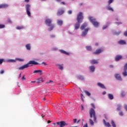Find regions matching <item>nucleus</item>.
I'll return each mask as SVG.
<instances>
[{
    "label": "nucleus",
    "mask_w": 127,
    "mask_h": 127,
    "mask_svg": "<svg viewBox=\"0 0 127 127\" xmlns=\"http://www.w3.org/2000/svg\"><path fill=\"white\" fill-rule=\"evenodd\" d=\"M83 19H84V16H83V13L80 12L77 16V23H76L74 25L75 29H78L80 27V23L83 22Z\"/></svg>",
    "instance_id": "f257e3e1"
},
{
    "label": "nucleus",
    "mask_w": 127,
    "mask_h": 127,
    "mask_svg": "<svg viewBox=\"0 0 127 127\" xmlns=\"http://www.w3.org/2000/svg\"><path fill=\"white\" fill-rule=\"evenodd\" d=\"M90 118H93V121L95 123H97V116H96V111L93 108H91L89 111Z\"/></svg>",
    "instance_id": "f03ea898"
},
{
    "label": "nucleus",
    "mask_w": 127,
    "mask_h": 127,
    "mask_svg": "<svg viewBox=\"0 0 127 127\" xmlns=\"http://www.w3.org/2000/svg\"><path fill=\"white\" fill-rule=\"evenodd\" d=\"M88 19L90 21V22H91V23L93 24L94 27H99V25H100V23L97 21L96 18L93 17H89L88 18Z\"/></svg>",
    "instance_id": "7ed1b4c3"
},
{
    "label": "nucleus",
    "mask_w": 127,
    "mask_h": 127,
    "mask_svg": "<svg viewBox=\"0 0 127 127\" xmlns=\"http://www.w3.org/2000/svg\"><path fill=\"white\" fill-rule=\"evenodd\" d=\"M30 7H31L30 5L28 4H26L25 6L27 15L28 16H30V17L31 16V14L30 13Z\"/></svg>",
    "instance_id": "20e7f679"
},
{
    "label": "nucleus",
    "mask_w": 127,
    "mask_h": 127,
    "mask_svg": "<svg viewBox=\"0 0 127 127\" xmlns=\"http://www.w3.org/2000/svg\"><path fill=\"white\" fill-rule=\"evenodd\" d=\"M45 23L48 26H51L52 20L50 19H46L45 21Z\"/></svg>",
    "instance_id": "39448f33"
},
{
    "label": "nucleus",
    "mask_w": 127,
    "mask_h": 127,
    "mask_svg": "<svg viewBox=\"0 0 127 127\" xmlns=\"http://www.w3.org/2000/svg\"><path fill=\"white\" fill-rule=\"evenodd\" d=\"M89 28H87L86 29H84V31L83 32H82V34H81V36L83 37H85L86 36V35H87V34L88 33V32L89 30Z\"/></svg>",
    "instance_id": "423d86ee"
},
{
    "label": "nucleus",
    "mask_w": 127,
    "mask_h": 127,
    "mask_svg": "<svg viewBox=\"0 0 127 127\" xmlns=\"http://www.w3.org/2000/svg\"><path fill=\"white\" fill-rule=\"evenodd\" d=\"M64 12H65V11L64 10V9H60L58 10L57 14L59 16L60 15H62V14L64 13Z\"/></svg>",
    "instance_id": "0eeeda50"
},
{
    "label": "nucleus",
    "mask_w": 127,
    "mask_h": 127,
    "mask_svg": "<svg viewBox=\"0 0 127 127\" xmlns=\"http://www.w3.org/2000/svg\"><path fill=\"white\" fill-rule=\"evenodd\" d=\"M28 67H29V65L28 64V63H27L26 64H24V65H22V66L19 67L18 69V70H23L24 69L28 68Z\"/></svg>",
    "instance_id": "6e6552de"
},
{
    "label": "nucleus",
    "mask_w": 127,
    "mask_h": 127,
    "mask_svg": "<svg viewBox=\"0 0 127 127\" xmlns=\"http://www.w3.org/2000/svg\"><path fill=\"white\" fill-rule=\"evenodd\" d=\"M28 65H30V64H31V66H33V65H38V63L34 61H30L28 63Z\"/></svg>",
    "instance_id": "1a4fd4ad"
},
{
    "label": "nucleus",
    "mask_w": 127,
    "mask_h": 127,
    "mask_svg": "<svg viewBox=\"0 0 127 127\" xmlns=\"http://www.w3.org/2000/svg\"><path fill=\"white\" fill-rule=\"evenodd\" d=\"M103 50L101 49H98L96 50L95 52L93 53V54H95L96 55H98V54H100V53H102L103 52Z\"/></svg>",
    "instance_id": "9d476101"
},
{
    "label": "nucleus",
    "mask_w": 127,
    "mask_h": 127,
    "mask_svg": "<svg viewBox=\"0 0 127 127\" xmlns=\"http://www.w3.org/2000/svg\"><path fill=\"white\" fill-rule=\"evenodd\" d=\"M115 77L117 80H118L119 81H122V76H121V75L119 73L115 74Z\"/></svg>",
    "instance_id": "9b49d317"
},
{
    "label": "nucleus",
    "mask_w": 127,
    "mask_h": 127,
    "mask_svg": "<svg viewBox=\"0 0 127 127\" xmlns=\"http://www.w3.org/2000/svg\"><path fill=\"white\" fill-rule=\"evenodd\" d=\"M121 59H123V56L122 55H118L115 57V61H120Z\"/></svg>",
    "instance_id": "f8f14e48"
},
{
    "label": "nucleus",
    "mask_w": 127,
    "mask_h": 127,
    "mask_svg": "<svg viewBox=\"0 0 127 127\" xmlns=\"http://www.w3.org/2000/svg\"><path fill=\"white\" fill-rule=\"evenodd\" d=\"M103 121L104 125H105V127H112V126H111V124H110V123L106 122V120H103Z\"/></svg>",
    "instance_id": "ddd939ff"
},
{
    "label": "nucleus",
    "mask_w": 127,
    "mask_h": 127,
    "mask_svg": "<svg viewBox=\"0 0 127 127\" xmlns=\"http://www.w3.org/2000/svg\"><path fill=\"white\" fill-rule=\"evenodd\" d=\"M87 25H88V24H87V23H84L81 26L80 29H81V30H83V29H85V28H86V27H87Z\"/></svg>",
    "instance_id": "4468645a"
},
{
    "label": "nucleus",
    "mask_w": 127,
    "mask_h": 127,
    "mask_svg": "<svg viewBox=\"0 0 127 127\" xmlns=\"http://www.w3.org/2000/svg\"><path fill=\"white\" fill-rule=\"evenodd\" d=\"M6 7H8V4H0V8H6Z\"/></svg>",
    "instance_id": "2eb2a0df"
},
{
    "label": "nucleus",
    "mask_w": 127,
    "mask_h": 127,
    "mask_svg": "<svg viewBox=\"0 0 127 127\" xmlns=\"http://www.w3.org/2000/svg\"><path fill=\"white\" fill-rule=\"evenodd\" d=\"M67 124H66V123L64 121H62L60 122V127H64L65 126H66Z\"/></svg>",
    "instance_id": "dca6fc26"
},
{
    "label": "nucleus",
    "mask_w": 127,
    "mask_h": 127,
    "mask_svg": "<svg viewBox=\"0 0 127 127\" xmlns=\"http://www.w3.org/2000/svg\"><path fill=\"white\" fill-rule=\"evenodd\" d=\"M91 64H98L99 63V62H98V60H93L90 61Z\"/></svg>",
    "instance_id": "f3484780"
},
{
    "label": "nucleus",
    "mask_w": 127,
    "mask_h": 127,
    "mask_svg": "<svg viewBox=\"0 0 127 127\" xmlns=\"http://www.w3.org/2000/svg\"><path fill=\"white\" fill-rule=\"evenodd\" d=\"M97 85L100 88H102V89H106L105 85H104V84H102L101 83H98Z\"/></svg>",
    "instance_id": "a211bd4d"
},
{
    "label": "nucleus",
    "mask_w": 127,
    "mask_h": 127,
    "mask_svg": "<svg viewBox=\"0 0 127 127\" xmlns=\"http://www.w3.org/2000/svg\"><path fill=\"white\" fill-rule=\"evenodd\" d=\"M119 44H121V45H125L127 44V42H126L124 40H120L118 42Z\"/></svg>",
    "instance_id": "6ab92c4d"
},
{
    "label": "nucleus",
    "mask_w": 127,
    "mask_h": 127,
    "mask_svg": "<svg viewBox=\"0 0 127 127\" xmlns=\"http://www.w3.org/2000/svg\"><path fill=\"white\" fill-rule=\"evenodd\" d=\"M57 23L58 24V25H60L61 26V25H62V24H63V21H62V20H57Z\"/></svg>",
    "instance_id": "aec40b11"
},
{
    "label": "nucleus",
    "mask_w": 127,
    "mask_h": 127,
    "mask_svg": "<svg viewBox=\"0 0 127 127\" xmlns=\"http://www.w3.org/2000/svg\"><path fill=\"white\" fill-rule=\"evenodd\" d=\"M108 97L110 100H114V95L112 94H108Z\"/></svg>",
    "instance_id": "412c9836"
},
{
    "label": "nucleus",
    "mask_w": 127,
    "mask_h": 127,
    "mask_svg": "<svg viewBox=\"0 0 127 127\" xmlns=\"http://www.w3.org/2000/svg\"><path fill=\"white\" fill-rule=\"evenodd\" d=\"M25 47L27 50H30V49H31L30 44H27V45H26Z\"/></svg>",
    "instance_id": "4be33fe9"
},
{
    "label": "nucleus",
    "mask_w": 127,
    "mask_h": 127,
    "mask_svg": "<svg viewBox=\"0 0 127 127\" xmlns=\"http://www.w3.org/2000/svg\"><path fill=\"white\" fill-rule=\"evenodd\" d=\"M89 69L91 72H94L95 68L94 66H91L89 67Z\"/></svg>",
    "instance_id": "5701e85b"
},
{
    "label": "nucleus",
    "mask_w": 127,
    "mask_h": 127,
    "mask_svg": "<svg viewBox=\"0 0 127 127\" xmlns=\"http://www.w3.org/2000/svg\"><path fill=\"white\" fill-rule=\"evenodd\" d=\"M24 28V27H23V26H18L16 27V29H17L18 30H20V29H23Z\"/></svg>",
    "instance_id": "b1692460"
},
{
    "label": "nucleus",
    "mask_w": 127,
    "mask_h": 127,
    "mask_svg": "<svg viewBox=\"0 0 127 127\" xmlns=\"http://www.w3.org/2000/svg\"><path fill=\"white\" fill-rule=\"evenodd\" d=\"M84 93L88 96V97H90L91 96V93L89 92L88 91L85 90Z\"/></svg>",
    "instance_id": "393cba45"
},
{
    "label": "nucleus",
    "mask_w": 127,
    "mask_h": 127,
    "mask_svg": "<svg viewBox=\"0 0 127 127\" xmlns=\"http://www.w3.org/2000/svg\"><path fill=\"white\" fill-rule=\"evenodd\" d=\"M111 125H112V127H117V126H116V123H115V122L113 120L111 121Z\"/></svg>",
    "instance_id": "a878e982"
},
{
    "label": "nucleus",
    "mask_w": 127,
    "mask_h": 127,
    "mask_svg": "<svg viewBox=\"0 0 127 127\" xmlns=\"http://www.w3.org/2000/svg\"><path fill=\"white\" fill-rule=\"evenodd\" d=\"M43 82V79H42V78H39L38 80L37 83L38 84H40V83H42Z\"/></svg>",
    "instance_id": "bb28decb"
},
{
    "label": "nucleus",
    "mask_w": 127,
    "mask_h": 127,
    "mask_svg": "<svg viewBox=\"0 0 127 127\" xmlns=\"http://www.w3.org/2000/svg\"><path fill=\"white\" fill-rule=\"evenodd\" d=\"M124 72H123V75L124 77H127V70H124Z\"/></svg>",
    "instance_id": "cd10ccee"
},
{
    "label": "nucleus",
    "mask_w": 127,
    "mask_h": 127,
    "mask_svg": "<svg viewBox=\"0 0 127 127\" xmlns=\"http://www.w3.org/2000/svg\"><path fill=\"white\" fill-rule=\"evenodd\" d=\"M33 73H42V70H36L34 71Z\"/></svg>",
    "instance_id": "c85d7f7f"
},
{
    "label": "nucleus",
    "mask_w": 127,
    "mask_h": 127,
    "mask_svg": "<svg viewBox=\"0 0 127 127\" xmlns=\"http://www.w3.org/2000/svg\"><path fill=\"white\" fill-rule=\"evenodd\" d=\"M86 49L88 51H91V50H92V47L91 46H86Z\"/></svg>",
    "instance_id": "c756f323"
},
{
    "label": "nucleus",
    "mask_w": 127,
    "mask_h": 127,
    "mask_svg": "<svg viewBox=\"0 0 127 127\" xmlns=\"http://www.w3.org/2000/svg\"><path fill=\"white\" fill-rule=\"evenodd\" d=\"M107 9H108V10H110L111 11H114V9H113V8H112V7H111V6H109L108 7H107Z\"/></svg>",
    "instance_id": "7c9ffc66"
},
{
    "label": "nucleus",
    "mask_w": 127,
    "mask_h": 127,
    "mask_svg": "<svg viewBox=\"0 0 127 127\" xmlns=\"http://www.w3.org/2000/svg\"><path fill=\"white\" fill-rule=\"evenodd\" d=\"M89 123L90 124L91 126H94V122L92 119H89Z\"/></svg>",
    "instance_id": "2f4dec72"
},
{
    "label": "nucleus",
    "mask_w": 127,
    "mask_h": 127,
    "mask_svg": "<svg viewBox=\"0 0 127 127\" xmlns=\"http://www.w3.org/2000/svg\"><path fill=\"white\" fill-rule=\"evenodd\" d=\"M50 26V29H49V30L50 31H51V30H52V29H53V28H54V26H53V25L51 24Z\"/></svg>",
    "instance_id": "473e14b6"
},
{
    "label": "nucleus",
    "mask_w": 127,
    "mask_h": 127,
    "mask_svg": "<svg viewBox=\"0 0 127 127\" xmlns=\"http://www.w3.org/2000/svg\"><path fill=\"white\" fill-rule=\"evenodd\" d=\"M58 66L60 70H63V66L60 64H58Z\"/></svg>",
    "instance_id": "72a5a7b5"
},
{
    "label": "nucleus",
    "mask_w": 127,
    "mask_h": 127,
    "mask_svg": "<svg viewBox=\"0 0 127 127\" xmlns=\"http://www.w3.org/2000/svg\"><path fill=\"white\" fill-rule=\"evenodd\" d=\"M16 60H17L18 61H19L20 62H22V61H24V60L22 59L17 58L16 59Z\"/></svg>",
    "instance_id": "f704fd0d"
},
{
    "label": "nucleus",
    "mask_w": 127,
    "mask_h": 127,
    "mask_svg": "<svg viewBox=\"0 0 127 127\" xmlns=\"http://www.w3.org/2000/svg\"><path fill=\"white\" fill-rule=\"evenodd\" d=\"M109 26V24H106L105 26H104L102 28V29H106Z\"/></svg>",
    "instance_id": "c9c22d12"
},
{
    "label": "nucleus",
    "mask_w": 127,
    "mask_h": 127,
    "mask_svg": "<svg viewBox=\"0 0 127 127\" xmlns=\"http://www.w3.org/2000/svg\"><path fill=\"white\" fill-rule=\"evenodd\" d=\"M124 70H125V71L127 70V63L125 64V65H124Z\"/></svg>",
    "instance_id": "e433bc0d"
},
{
    "label": "nucleus",
    "mask_w": 127,
    "mask_h": 127,
    "mask_svg": "<svg viewBox=\"0 0 127 127\" xmlns=\"http://www.w3.org/2000/svg\"><path fill=\"white\" fill-rule=\"evenodd\" d=\"M121 96H122V97H125V96H126V93H125V92L122 91V92H121Z\"/></svg>",
    "instance_id": "4c0bfd02"
},
{
    "label": "nucleus",
    "mask_w": 127,
    "mask_h": 127,
    "mask_svg": "<svg viewBox=\"0 0 127 127\" xmlns=\"http://www.w3.org/2000/svg\"><path fill=\"white\" fill-rule=\"evenodd\" d=\"M115 24H116L117 25H120V24H123V23L122 22H116Z\"/></svg>",
    "instance_id": "58836bf2"
},
{
    "label": "nucleus",
    "mask_w": 127,
    "mask_h": 127,
    "mask_svg": "<svg viewBox=\"0 0 127 127\" xmlns=\"http://www.w3.org/2000/svg\"><path fill=\"white\" fill-rule=\"evenodd\" d=\"M4 24H0V29H1V28H4Z\"/></svg>",
    "instance_id": "ea45409f"
},
{
    "label": "nucleus",
    "mask_w": 127,
    "mask_h": 127,
    "mask_svg": "<svg viewBox=\"0 0 127 127\" xmlns=\"http://www.w3.org/2000/svg\"><path fill=\"white\" fill-rule=\"evenodd\" d=\"M121 106L120 105H118V108H117V110L118 111H121Z\"/></svg>",
    "instance_id": "a19ab883"
},
{
    "label": "nucleus",
    "mask_w": 127,
    "mask_h": 127,
    "mask_svg": "<svg viewBox=\"0 0 127 127\" xmlns=\"http://www.w3.org/2000/svg\"><path fill=\"white\" fill-rule=\"evenodd\" d=\"M79 80H84V77L83 76H79L78 77Z\"/></svg>",
    "instance_id": "79ce46f5"
},
{
    "label": "nucleus",
    "mask_w": 127,
    "mask_h": 127,
    "mask_svg": "<svg viewBox=\"0 0 127 127\" xmlns=\"http://www.w3.org/2000/svg\"><path fill=\"white\" fill-rule=\"evenodd\" d=\"M91 106L92 108H93V109H96V107H95V105L94 104V103H91Z\"/></svg>",
    "instance_id": "37998d69"
},
{
    "label": "nucleus",
    "mask_w": 127,
    "mask_h": 127,
    "mask_svg": "<svg viewBox=\"0 0 127 127\" xmlns=\"http://www.w3.org/2000/svg\"><path fill=\"white\" fill-rule=\"evenodd\" d=\"M113 1H114V0H109L108 1V4H111V3H112V2H113Z\"/></svg>",
    "instance_id": "c03bdc74"
},
{
    "label": "nucleus",
    "mask_w": 127,
    "mask_h": 127,
    "mask_svg": "<svg viewBox=\"0 0 127 127\" xmlns=\"http://www.w3.org/2000/svg\"><path fill=\"white\" fill-rule=\"evenodd\" d=\"M67 13H68V14H72V10H69L67 11Z\"/></svg>",
    "instance_id": "a18cd8bd"
},
{
    "label": "nucleus",
    "mask_w": 127,
    "mask_h": 127,
    "mask_svg": "<svg viewBox=\"0 0 127 127\" xmlns=\"http://www.w3.org/2000/svg\"><path fill=\"white\" fill-rule=\"evenodd\" d=\"M8 62H15V60H9Z\"/></svg>",
    "instance_id": "49530a36"
},
{
    "label": "nucleus",
    "mask_w": 127,
    "mask_h": 127,
    "mask_svg": "<svg viewBox=\"0 0 127 127\" xmlns=\"http://www.w3.org/2000/svg\"><path fill=\"white\" fill-rule=\"evenodd\" d=\"M7 22H8L9 23H12L11 20H10V19H8Z\"/></svg>",
    "instance_id": "de8ad7c7"
},
{
    "label": "nucleus",
    "mask_w": 127,
    "mask_h": 127,
    "mask_svg": "<svg viewBox=\"0 0 127 127\" xmlns=\"http://www.w3.org/2000/svg\"><path fill=\"white\" fill-rule=\"evenodd\" d=\"M49 83H53V81L52 80H49L46 82V84H49Z\"/></svg>",
    "instance_id": "09e8293b"
},
{
    "label": "nucleus",
    "mask_w": 127,
    "mask_h": 127,
    "mask_svg": "<svg viewBox=\"0 0 127 127\" xmlns=\"http://www.w3.org/2000/svg\"><path fill=\"white\" fill-rule=\"evenodd\" d=\"M119 115H120V116H124V113H123V112H120L119 113Z\"/></svg>",
    "instance_id": "8fccbe9b"
},
{
    "label": "nucleus",
    "mask_w": 127,
    "mask_h": 127,
    "mask_svg": "<svg viewBox=\"0 0 127 127\" xmlns=\"http://www.w3.org/2000/svg\"><path fill=\"white\" fill-rule=\"evenodd\" d=\"M3 62V59H0V64H2Z\"/></svg>",
    "instance_id": "3c124183"
},
{
    "label": "nucleus",
    "mask_w": 127,
    "mask_h": 127,
    "mask_svg": "<svg viewBox=\"0 0 127 127\" xmlns=\"http://www.w3.org/2000/svg\"><path fill=\"white\" fill-rule=\"evenodd\" d=\"M61 53H63L64 54H65L66 53V51H63V50H61Z\"/></svg>",
    "instance_id": "603ef678"
},
{
    "label": "nucleus",
    "mask_w": 127,
    "mask_h": 127,
    "mask_svg": "<svg viewBox=\"0 0 127 127\" xmlns=\"http://www.w3.org/2000/svg\"><path fill=\"white\" fill-rule=\"evenodd\" d=\"M73 123L74 124H76V123H77V119H74L73 120Z\"/></svg>",
    "instance_id": "864d4df0"
},
{
    "label": "nucleus",
    "mask_w": 127,
    "mask_h": 127,
    "mask_svg": "<svg viewBox=\"0 0 127 127\" xmlns=\"http://www.w3.org/2000/svg\"><path fill=\"white\" fill-rule=\"evenodd\" d=\"M121 33V31L115 33L116 35H119Z\"/></svg>",
    "instance_id": "5fc2aeb1"
},
{
    "label": "nucleus",
    "mask_w": 127,
    "mask_h": 127,
    "mask_svg": "<svg viewBox=\"0 0 127 127\" xmlns=\"http://www.w3.org/2000/svg\"><path fill=\"white\" fill-rule=\"evenodd\" d=\"M0 73V74H3L4 73V70H1Z\"/></svg>",
    "instance_id": "6e6d98bb"
},
{
    "label": "nucleus",
    "mask_w": 127,
    "mask_h": 127,
    "mask_svg": "<svg viewBox=\"0 0 127 127\" xmlns=\"http://www.w3.org/2000/svg\"><path fill=\"white\" fill-rule=\"evenodd\" d=\"M51 38H54L55 37V35H51Z\"/></svg>",
    "instance_id": "4d7b16f0"
},
{
    "label": "nucleus",
    "mask_w": 127,
    "mask_h": 127,
    "mask_svg": "<svg viewBox=\"0 0 127 127\" xmlns=\"http://www.w3.org/2000/svg\"><path fill=\"white\" fill-rule=\"evenodd\" d=\"M22 80H26L24 75H23V76H22Z\"/></svg>",
    "instance_id": "13d9d810"
},
{
    "label": "nucleus",
    "mask_w": 127,
    "mask_h": 127,
    "mask_svg": "<svg viewBox=\"0 0 127 127\" xmlns=\"http://www.w3.org/2000/svg\"><path fill=\"white\" fill-rule=\"evenodd\" d=\"M125 109L126 111H127V105H125Z\"/></svg>",
    "instance_id": "bf43d9fd"
},
{
    "label": "nucleus",
    "mask_w": 127,
    "mask_h": 127,
    "mask_svg": "<svg viewBox=\"0 0 127 127\" xmlns=\"http://www.w3.org/2000/svg\"><path fill=\"white\" fill-rule=\"evenodd\" d=\"M106 93H107V92H106V91H104V92L102 93V95H106Z\"/></svg>",
    "instance_id": "052dcab7"
},
{
    "label": "nucleus",
    "mask_w": 127,
    "mask_h": 127,
    "mask_svg": "<svg viewBox=\"0 0 127 127\" xmlns=\"http://www.w3.org/2000/svg\"><path fill=\"white\" fill-rule=\"evenodd\" d=\"M64 54H65L66 55H69V53L65 52V53H64Z\"/></svg>",
    "instance_id": "680f3d73"
},
{
    "label": "nucleus",
    "mask_w": 127,
    "mask_h": 127,
    "mask_svg": "<svg viewBox=\"0 0 127 127\" xmlns=\"http://www.w3.org/2000/svg\"><path fill=\"white\" fill-rule=\"evenodd\" d=\"M61 4H64H64H65V2L63 1V2H61Z\"/></svg>",
    "instance_id": "e2e57ef3"
},
{
    "label": "nucleus",
    "mask_w": 127,
    "mask_h": 127,
    "mask_svg": "<svg viewBox=\"0 0 127 127\" xmlns=\"http://www.w3.org/2000/svg\"><path fill=\"white\" fill-rule=\"evenodd\" d=\"M81 122V119H79L78 121L77 122V124H79Z\"/></svg>",
    "instance_id": "0e129e2a"
},
{
    "label": "nucleus",
    "mask_w": 127,
    "mask_h": 127,
    "mask_svg": "<svg viewBox=\"0 0 127 127\" xmlns=\"http://www.w3.org/2000/svg\"><path fill=\"white\" fill-rule=\"evenodd\" d=\"M83 127H88V124H86Z\"/></svg>",
    "instance_id": "69168bd1"
},
{
    "label": "nucleus",
    "mask_w": 127,
    "mask_h": 127,
    "mask_svg": "<svg viewBox=\"0 0 127 127\" xmlns=\"http://www.w3.org/2000/svg\"><path fill=\"white\" fill-rule=\"evenodd\" d=\"M57 125H58V126H60V122H57Z\"/></svg>",
    "instance_id": "338daca9"
},
{
    "label": "nucleus",
    "mask_w": 127,
    "mask_h": 127,
    "mask_svg": "<svg viewBox=\"0 0 127 127\" xmlns=\"http://www.w3.org/2000/svg\"><path fill=\"white\" fill-rule=\"evenodd\" d=\"M42 64H44L45 65H47V64H46V63H45V62H43V63H42Z\"/></svg>",
    "instance_id": "774afa93"
}]
</instances>
